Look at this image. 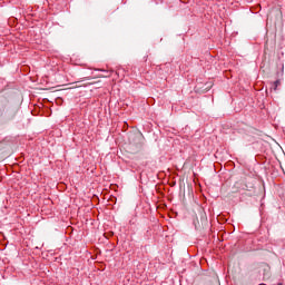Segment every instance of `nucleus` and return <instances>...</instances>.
<instances>
[{"mask_svg": "<svg viewBox=\"0 0 285 285\" xmlns=\"http://www.w3.org/2000/svg\"><path fill=\"white\" fill-rule=\"evenodd\" d=\"M282 86V81L281 80H276L272 83L271 90H277V87Z\"/></svg>", "mask_w": 285, "mask_h": 285, "instance_id": "f257e3e1", "label": "nucleus"}]
</instances>
